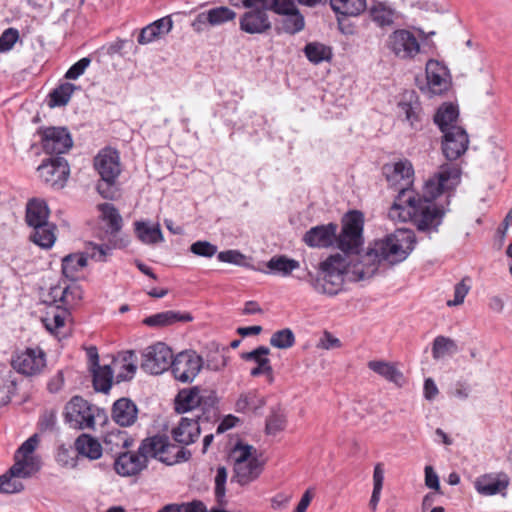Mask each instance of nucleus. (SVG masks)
<instances>
[{
  "mask_svg": "<svg viewBox=\"0 0 512 512\" xmlns=\"http://www.w3.org/2000/svg\"><path fill=\"white\" fill-rule=\"evenodd\" d=\"M203 367V359L195 351L186 350L172 356L170 370L174 378L182 383H190Z\"/></svg>",
  "mask_w": 512,
  "mask_h": 512,
  "instance_id": "nucleus-9",
  "label": "nucleus"
},
{
  "mask_svg": "<svg viewBox=\"0 0 512 512\" xmlns=\"http://www.w3.org/2000/svg\"><path fill=\"white\" fill-rule=\"evenodd\" d=\"M460 175L457 164H442L439 171L425 182L422 196L414 193L403 203L393 202L388 217L398 222L410 220L419 231H437L446 211L434 200L443 192L453 190L460 182Z\"/></svg>",
  "mask_w": 512,
  "mask_h": 512,
  "instance_id": "nucleus-1",
  "label": "nucleus"
},
{
  "mask_svg": "<svg viewBox=\"0 0 512 512\" xmlns=\"http://www.w3.org/2000/svg\"><path fill=\"white\" fill-rule=\"evenodd\" d=\"M112 248L108 245L102 244H93L90 243V248H88V253L90 257L96 261L104 262L108 255L111 254Z\"/></svg>",
  "mask_w": 512,
  "mask_h": 512,
  "instance_id": "nucleus-64",
  "label": "nucleus"
},
{
  "mask_svg": "<svg viewBox=\"0 0 512 512\" xmlns=\"http://www.w3.org/2000/svg\"><path fill=\"white\" fill-rule=\"evenodd\" d=\"M76 89L77 87L69 82L60 84L49 94V106H65L70 101L71 96Z\"/></svg>",
  "mask_w": 512,
  "mask_h": 512,
  "instance_id": "nucleus-47",
  "label": "nucleus"
},
{
  "mask_svg": "<svg viewBox=\"0 0 512 512\" xmlns=\"http://www.w3.org/2000/svg\"><path fill=\"white\" fill-rule=\"evenodd\" d=\"M227 365V359L225 355L218 350L209 352L206 355L205 363L203 362V367H206L212 371H219L223 369Z\"/></svg>",
  "mask_w": 512,
  "mask_h": 512,
  "instance_id": "nucleus-58",
  "label": "nucleus"
},
{
  "mask_svg": "<svg viewBox=\"0 0 512 512\" xmlns=\"http://www.w3.org/2000/svg\"><path fill=\"white\" fill-rule=\"evenodd\" d=\"M98 207L101 211L103 220L107 223L110 233L115 234L119 232L122 228V217L114 205L110 203H103Z\"/></svg>",
  "mask_w": 512,
  "mask_h": 512,
  "instance_id": "nucleus-45",
  "label": "nucleus"
},
{
  "mask_svg": "<svg viewBox=\"0 0 512 512\" xmlns=\"http://www.w3.org/2000/svg\"><path fill=\"white\" fill-rule=\"evenodd\" d=\"M82 289L78 286L75 281L67 285L61 292L60 301L66 306L71 308L76 305L82 299Z\"/></svg>",
  "mask_w": 512,
  "mask_h": 512,
  "instance_id": "nucleus-53",
  "label": "nucleus"
},
{
  "mask_svg": "<svg viewBox=\"0 0 512 512\" xmlns=\"http://www.w3.org/2000/svg\"><path fill=\"white\" fill-rule=\"evenodd\" d=\"M40 179L51 187L62 188L69 176L68 162L63 157H51L38 167Z\"/></svg>",
  "mask_w": 512,
  "mask_h": 512,
  "instance_id": "nucleus-14",
  "label": "nucleus"
},
{
  "mask_svg": "<svg viewBox=\"0 0 512 512\" xmlns=\"http://www.w3.org/2000/svg\"><path fill=\"white\" fill-rule=\"evenodd\" d=\"M388 49L401 60H412L421 51L419 40L407 29L393 31L387 40Z\"/></svg>",
  "mask_w": 512,
  "mask_h": 512,
  "instance_id": "nucleus-10",
  "label": "nucleus"
},
{
  "mask_svg": "<svg viewBox=\"0 0 512 512\" xmlns=\"http://www.w3.org/2000/svg\"><path fill=\"white\" fill-rule=\"evenodd\" d=\"M415 243V235L411 230L398 229L382 239L375 240L358 264L364 269L375 265L377 271L378 264L382 261L392 265L400 263L408 257Z\"/></svg>",
  "mask_w": 512,
  "mask_h": 512,
  "instance_id": "nucleus-3",
  "label": "nucleus"
},
{
  "mask_svg": "<svg viewBox=\"0 0 512 512\" xmlns=\"http://www.w3.org/2000/svg\"><path fill=\"white\" fill-rule=\"evenodd\" d=\"M122 371L116 376L117 382L128 381L133 378L137 366L135 364V352L130 350L126 351L123 355Z\"/></svg>",
  "mask_w": 512,
  "mask_h": 512,
  "instance_id": "nucleus-52",
  "label": "nucleus"
},
{
  "mask_svg": "<svg viewBox=\"0 0 512 512\" xmlns=\"http://www.w3.org/2000/svg\"><path fill=\"white\" fill-rule=\"evenodd\" d=\"M342 343L339 338L335 337L329 331H324L322 336L319 338L316 348L322 350H332L341 348Z\"/></svg>",
  "mask_w": 512,
  "mask_h": 512,
  "instance_id": "nucleus-62",
  "label": "nucleus"
},
{
  "mask_svg": "<svg viewBox=\"0 0 512 512\" xmlns=\"http://www.w3.org/2000/svg\"><path fill=\"white\" fill-rule=\"evenodd\" d=\"M337 224L329 223L310 228L303 236L304 243L313 248H327L336 239Z\"/></svg>",
  "mask_w": 512,
  "mask_h": 512,
  "instance_id": "nucleus-20",
  "label": "nucleus"
},
{
  "mask_svg": "<svg viewBox=\"0 0 512 512\" xmlns=\"http://www.w3.org/2000/svg\"><path fill=\"white\" fill-rule=\"evenodd\" d=\"M29 239L42 249H50L56 241V226L51 222L32 228Z\"/></svg>",
  "mask_w": 512,
  "mask_h": 512,
  "instance_id": "nucleus-33",
  "label": "nucleus"
},
{
  "mask_svg": "<svg viewBox=\"0 0 512 512\" xmlns=\"http://www.w3.org/2000/svg\"><path fill=\"white\" fill-rule=\"evenodd\" d=\"M264 405V397L261 396L257 390H250L239 396L235 403V409L237 412L245 413L249 411H256Z\"/></svg>",
  "mask_w": 512,
  "mask_h": 512,
  "instance_id": "nucleus-39",
  "label": "nucleus"
},
{
  "mask_svg": "<svg viewBox=\"0 0 512 512\" xmlns=\"http://www.w3.org/2000/svg\"><path fill=\"white\" fill-rule=\"evenodd\" d=\"M260 5L268 11L284 16L297 9L295 0H261Z\"/></svg>",
  "mask_w": 512,
  "mask_h": 512,
  "instance_id": "nucleus-50",
  "label": "nucleus"
},
{
  "mask_svg": "<svg viewBox=\"0 0 512 512\" xmlns=\"http://www.w3.org/2000/svg\"><path fill=\"white\" fill-rule=\"evenodd\" d=\"M32 464H22L16 461L11 468L0 476L1 493H17L23 490L24 486L20 478H28L33 475Z\"/></svg>",
  "mask_w": 512,
  "mask_h": 512,
  "instance_id": "nucleus-18",
  "label": "nucleus"
},
{
  "mask_svg": "<svg viewBox=\"0 0 512 512\" xmlns=\"http://www.w3.org/2000/svg\"><path fill=\"white\" fill-rule=\"evenodd\" d=\"M75 448L78 454L97 460L102 456V446L100 442L88 434L80 435L75 441Z\"/></svg>",
  "mask_w": 512,
  "mask_h": 512,
  "instance_id": "nucleus-35",
  "label": "nucleus"
},
{
  "mask_svg": "<svg viewBox=\"0 0 512 512\" xmlns=\"http://www.w3.org/2000/svg\"><path fill=\"white\" fill-rule=\"evenodd\" d=\"M67 315V311H55L53 313H48L47 316L43 319V322L45 324V327L50 332H55L59 328L63 327L65 324V318Z\"/></svg>",
  "mask_w": 512,
  "mask_h": 512,
  "instance_id": "nucleus-57",
  "label": "nucleus"
},
{
  "mask_svg": "<svg viewBox=\"0 0 512 512\" xmlns=\"http://www.w3.org/2000/svg\"><path fill=\"white\" fill-rule=\"evenodd\" d=\"M202 397L199 387L182 389L175 398V410L182 414L194 410L201 405Z\"/></svg>",
  "mask_w": 512,
  "mask_h": 512,
  "instance_id": "nucleus-30",
  "label": "nucleus"
},
{
  "mask_svg": "<svg viewBox=\"0 0 512 512\" xmlns=\"http://www.w3.org/2000/svg\"><path fill=\"white\" fill-rule=\"evenodd\" d=\"M190 251L197 256L211 258L217 253V246L208 241H196L190 246Z\"/></svg>",
  "mask_w": 512,
  "mask_h": 512,
  "instance_id": "nucleus-60",
  "label": "nucleus"
},
{
  "mask_svg": "<svg viewBox=\"0 0 512 512\" xmlns=\"http://www.w3.org/2000/svg\"><path fill=\"white\" fill-rule=\"evenodd\" d=\"M87 265V258L83 254H69L62 260V273L65 278L75 281L78 273Z\"/></svg>",
  "mask_w": 512,
  "mask_h": 512,
  "instance_id": "nucleus-38",
  "label": "nucleus"
},
{
  "mask_svg": "<svg viewBox=\"0 0 512 512\" xmlns=\"http://www.w3.org/2000/svg\"><path fill=\"white\" fill-rule=\"evenodd\" d=\"M138 409L129 398H120L112 406L111 417L122 427H128L137 420Z\"/></svg>",
  "mask_w": 512,
  "mask_h": 512,
  "instance_id": "nucleus-22",
  "label": "nucleus"
},
{
  "mask_svg": "<svg viewBox=\"0 0 512 512\" xmlns=\"http://www.w3.org/2000/svg\"><path fill=\"white\" fill-rule=\"evenodd\" d=\"M509 485L506 475L502 479L495 478L492 475H483L476 479L474 486L476 491L484 496H492L501 493Z\"/></svg>",
  "mask_w": 512,
  "mask_h": 512,
  "instance_id": "nucleus-31",
  "label": "nucleus"
},
{
  "mask_svg": "<svg viewBox=\"0 0 512 512\" xmlns=\"http://www.w3.org/2000/svg\"><path fill=\"white\" fill-rule=\"evenodd\" d=\"M434 123L443 132L452 131L454 128H463L459 124V109L453 103H443L434 115Z\"/></svg>",
  "mask_w": 512,
  "mask_h": 512,
  "instance_id": "nucleus-25",
  "label": "nucleus"
},
{
  "mask_svg": "<svg viewBox=\"0 0 512 512\" xmlns=\"http://www.w3.org/2000/svg\"><path fill=\"white\" fill-rule=\"evenodd\" d=\"M376 273L375 265L364 269L358 263H349L339 254L328 257L320 264V272L317 276L309 273L306 281L313 289L321 294L334 296L342 290L344 278L353 281H361L371 278Z\"/></svg>",
  "mask_w": 512,
  "mask_h": 512,
  "instance_id": "nucleus-2",
  "label": "nucleus"
},
{
  "mask_svg": "<svg viewBox=\"0 0 512 512\" xmlns=\"http://www.w3.org/2000/svg\"><path fill=\"white\" fill-rule=\"evenodd\" d=\"M171 449H175V446L169 442L168 437L156 435L148 437L141 442L139 453L146 458L147 463L149 458H156L168 465L179 462L181 459L186 460L188 458L186 454L190 456V453L184 449H179L175 456H169Z\"/></svg>",
  "mask_w": 512,
  "mask_h": 512,
  "instance_id": "nucleus-8",
  "label": "nucleus"
},
{
  "mask_svg": "<svg viewBox=\"0 0 512 512\" xmlns=\"http://www.w3.org/2000/svg\"><path fill=\"white\" fill-rule=\"evenodd\" d=\"M295 344V335L290 328L274 332L270 338V345L278 349H288Z\"/></svg>",
  "mask_w": 512,
  "mask_h": 512,
  "instance_id": "nucleus-51",
  "label": "nucleus"
},
{
  "mask_svg": "<svg viewBox=\"0 0 512 512\" xmlns=\"http://www.w3.org/2000/svg\"><path fill=\"white\" fill-rule=\"evenodd\" d=\"M199 415L182 417L178 425L172 429L173 439L182 445L194 443L200 436Z\"/></svg>",
  "mask_w": 512,
  "mask_h": 512,
  "instance_id": "nucleus-21",
  "label": "nucleus"
},
{
  "mask_svg": "<svg viewBox=\"0 0 512 512\" xmlns=\"http://www.w3.org/2000/svg\"><path fill=\"white\" fill-rule=\"evenodd\" d=\"M146 458L137 451H123L115 458L114 470L122 477L136 476L147 468Z\"/></svg>",
  "mask_w": 512,
  "mask_h": 512,
  "instance_id": "nucleus-17",
  "label": "nucleus"
},
{
  "mask_svg": "<svg viewBox=\"0 0 512 512\" xmlns=\"http://www.w3.org/2000/svg\"><path fill=\"white\" fill-rule=\"evenodd\" d=\"M19 31L16 28H7L0 36V53L10 51L19 40Z\"/></svg>",
  "mask_w": 512,
  "mask_h": 512,
  "instance_id": "nucleus-59",
  "label": "nucleus"
},
{
  "mask_svg": "<svg viewBox=\"0 0 512 512\" xmlns=\"http://www.w3.org/2000/svg\"><path fill=\"white\" fill-rule=\"evenodd\" d=\"M363 214L360 211H350L343 219V227L337 238L338 248L347 254H358L363 244Z\"/></svg>",
  "mask_w": 512,
  "mask_h": 512,
  "instance_id": "nucleus-6",
  "label": "nucleus"
},
{
  "mask_svg": "<svg viewBox=\"0 0 512 512\" xmlns=\"http://www.w3.org/2000/svg\"><path fill=\"white\" fill-rule=\"evenodd\" d=\"M173 27V21L170 16L163 17L141 29L138 36V43L145 45L168 34Z\"/></svg>",
  "mask_w": 512,
  "mask_h": 512,
  "instance_id": "nucleus-26",
  "label": "nucleus"
},
{
  "mask_svg": "<svg viewBox=\"0 0 512 512\" xmlns=\"http://www.w3.org/2000/svg\"><path fill=\"white\" fill-rule=\"evenodd\" d=\"M383 174L389 186L398 191L394 202L403 203L404 199L415 193L411 189L414 180V169L410 161L405 159L385 164Z\"/></svg>",
  "mask_w": 512,
  "mask_h": 512,
  "instance_id": "nucleus-5",
  "label": "nucleus"
},
{
  "mask_svg": "<svg viewBox=\"0 0 512 512\" xmlns=\"http://www.w3.org/2000/svg\"><path fill=\"white\" fill-rule=\"evenodd\" d=\"M94 168L100 176L97 191L103 198L113 199L115 185L122 170L118 151L110 147L100 150L94 158Z\"/></svg>",
  "mask_w": 512,
  "mask_h": 512,
  "instance_id": "nucleus-4",
  "label": "nucleus"
},
{
  "mask_svg": "<svg viewBox=\"0 0 512 512\" xmlns=\"http://www.w3.org/2000/svg\"><path fill=\"white\" fill-rule=\"evenodd\" d=\"M332 10L343 16H357L366 8V0H330Z\"/></svg>",
  "mask_w": 512,
  "mask_h": 512,
  "instance_id": "nucleus-41",
  "label": "nucleus"
},
{
  "mask_svg": "<svg viewBox=\"0 0 512 512\" xmlns=\"http://www.w3.org/2000/svg\"><path fill=\"white\" fill-rule=\"evenodd\" d=\"M268 10L263 6L250 7L239 19L240 30L248 34H264L272 28Z\"/></svg>",
  "mask_w": 512,
  "mask_h": 512,
  "instance_id": "nucleus-15",
  "label": "nucleus"
},
{
  "mask_svg": "<svg viewBox=\"0 0 512 512\" xmlns=\"http://www.w3.org/2000/svg\"><path fill=\"white\" fill-rule=\"evenodd\" d=\"M270 350L266 346H259L250 352H244L241 354V358L246 361H254L257 366L250 371V375L253 377L260 376L262 374H270L271 363L267 355Z\"/></svg>",
  "mask_w": 512,
  "mask_h": 512,
  "instance_id": "nucleus-28",
  "label": "nucleus"
},
{
  "mask_svg": "<svg viewBox=\"0 0 512 512\" xmlns=\"http://www.w3.org/2000/svg\"><path fill=\"white\" fill-rule=\"evenodd\" d=\"M304 53L313 64L329 61L332 58L331 48L319 42L308 43L304 48Z\"/></svg>",
  "mask_w": 512,
  "mask_h": 512,
  "instance_id": "nucleus-44",
  "label": "nucleus"
},
{
  "mask_svg": "<svg viewBox=\"0 0 512 512\" xmlns=\"http://www.w3.org/2000/svg\"><path fill=\"white\" fill-rule=\"evenodd\" d=\"M11 365L18 373L25 376L38 375L46 366V355L39 347L27 348L13 356Z\"/></svg>",
  "mask_w": 512,
  "mask_h": 512,
  "instance_id": "nucleus-13",
  "label": "nucleus"
},
{
  "mask_svg": "<svg viewBox=\"0 0 512 512\" xmlns=\"http://www.w3.org/2000/svg\"><path fill=\"white\" fill-rule=\"evenodd\" d=\"M217 258L221 262L242 265L245 261V255L238 250H226L219 252Z\"/></svg>",
  "mask_w": 512,
  "mask_h": 512,
  "instance_id": "nucleus-63",
  "label": "nucleus"
},
{
  "mask_svg": "<svg viewBox=\"0 0 512 512\" xmlns=\"http://www.w3.org/2000/svg\"><path fill=\"white\" fill-rule=\"evenodd\" d=\"M230 460L235 464H242L250 459H257V451L252 445L238 443L230 452Z\"/></svg>",
  "mask_w": 512,
  "mask_h": 512,
  "instance_id": "nucleus-48",
  "label": "nucleus"
},
{
  "mask_svg": "<svg viewBox=\"0 0 512 512\" xmlns=\"http://www.w3.org/2000/svg\"><path fill=\"white\" fill-rule=\"evenodd\" d=\"M299 267V262L286 256H274L267 262V268L274 274L288 276Z\"/></svg>",
  "mask_w": 512,
  "mask_h": 512,
  "instance_id": "nucleus-46",
  "label": "nucleus"
},
{
  "mask_svg": "<svg viewBox=\"0 0 512 512\" xmlns=\"http://www.w3.org/2000/svg\"><path fill=\"white\" fill-rule=\"evenodd\" d=\"M134 226L135 234L142 243L154 245L164 241L159 224L150 226L147 222L136 221Z\"/></svg>",
  "mask_w": 512,
  "mask_h": 512,
  "instance_id": "nucleus-36",
  "label": "nucleus"
},
{
  "mask_svg": "<svg viewBox=\"0 0 512 512\" xmlns=\"http://www.w3.org/2000/svg\"><path fill=\"white\" fill-rule=\"evenodd\" d=\"M101 411L80 396H74L65 406V421L71 428L94 429L95 419Z\"/></svg>",
  "mask_w": 512,
  "mask_h": 512,
  "instance_id": "nucleus-7",
  "label": "nucleus"
},
{
  "mask_svg": "<svg viewBox=\"0 0 512 512\" xmlns=\"http://www.w3.org/2000/svg\"><path fill=\"white\" fill-rule=\"evenodd\" d=\"M38 444V436L37 434L32 435L28 438L22 445L18 448L15 453L14 459L15 462L19 461L22 464H32L33 474L39 470V465L35 458L33 457V452L35 451Z\"/></svg>",
  "mask_w": 512,
  "mask_h": 512,
  "instance_id": "nucleus-37",
  "label": "nucleus"
},
{
  "mask_svg": "<svg viewBox=\"0 0 512 512\" xmlns=\"http://www.w3.org/2000/svg\"><path fill=\"white\" fill-rule=\"evenodd\" d=\"M193 316L189 312L181 311H163L143 319L142 323L148 327L163 328L173 325L177 322H191Z\"/></svg>",
  "mask_w": 512,
  "mask_h": 512,
  "instance_id": "nucleus-24",
  "label": "nucleus"
},
{
  "mask_svg": "<svg viewBox=\"0 0 512 512\" xmlns=\"http://www.w3.org/2000/svg\"><path fill=\"white\" fill-rule=\"evenodd\" d=\"M93 375V386L96 391L107 393L112 386L113 370L109 365L90 369Z\"/></svg>",
  "mask_w": 512,
  "mask_h": 512,
  "instance_id": "nucleus-42",
  "label": "nucleus"
},
{
  "mask_svg": "<svg viewBox=\"0 0 512 512\" xmlns=\"http://www.w3.org/2000/svg\"><path fill=\"white\" fill-rule=\"evenodd\" d=\"M207 11L211 20L212 27L233 21L237 16L235 11L226 6H218Z\"/></svg>",
  "mask_w": 512,
  "mask_h": 512,
  "instance_id": "nucleus-49",
  "label": "nucleus"
},
{
  "mask_svg": "<svg viewBox=\"0 0 512 512\" xmlns=\"http://www.w3.org/2000/svg\"><path fill=\"white\" fill-rule=\"evenodd\" d=\"M459 350L457 343L446 336L439 335L433 340L432 357L439 360L446 355H453Z\"/></svg>",
  "mask_w": 512,
  "mask_h": 512,
  "instance_id": "nucleus-43",
  "label": "nucleus"
},
{
  "mask_svg": "<svg viewBox=\"0 0 512 512\" xmlns=\"http://www.w3.org/2000/svg\"><path fill=\"white\" fill-rule=\"evenodd\" d=\"M173 353L163 342L148 346L142 353L141 368L150 374L159 375L170 368Z\"/></svg>",
  "mask_w": 512,
  "mask_h": 512,
  "instance_id": "nucleus-12",
  "label": "nucleus"
},
{
  "mask_svg": "<svg viewBox=\"0 0 512 512\" xmlns=\"http://www.w3.org/2000/svg\"><path fill=\"white\" fill-rule=\"evenodd\" d=\"M368 12L372 21L381 28L394 23L395 11L381 2L374 3Z\"/></svg>",
  "mask_w": 512,
  "mask_h": 512,
  "instance_id": "nucleus-40",
  "label": "nucleus"
},
{
  "mask_svg": "<svg viewBox=\"0 0 512 512\" xmlns=\"http://www.w3.org/2000/svg\"><path fill=\"white\" fill-rule=\"evenodd\" d=\"M426 79L428 89L433 95H441L449 89L448 70L437 60L430 59L426 63Z\"/></svg>",
  "mask_w": 512,
  "mask_h": 512,
  "instance_id": "nucleus-19",
  "label": "nucleus"
},
{
  "mask_svg": "<svg viewBox=\"0 0 512 512\" xmlns=\"http://www.w3.org/2000/svg\"><path fill=\"white\" fill-rule=\"evenodd\" d=\"M285 16L286 17L282 22V29L284 32L295 34L304 28V17L301 15L298 9Z\"/></svg>",
  "mask_w": 512,
  "mask_h": 512,
  "instance_id": "nucleus-54",
  "label": "nucleus"
},
{
  "mask_svg": "<svg viewBox=\"0 0 512 512\" xmlns=\"http://www.w3.org/2000/svg\"><path fill=\"white\" fill-rule=\"evenodd\" d=\"M91 59L88 57L81 58L73 64L65 73V78L68 80H76L84 74L85 70L89 67Z\"/></svg>",
  "mask_w": 512,
  "mask_h": 512,
  "instance_id": "nucleus-61",
  "label": "nucleus"
},
{
  "mask_svg": "<svg viewBox=\"0 0 512 512\" xmlns=\"http://www.w3.org/2000/svg\"><path fill=\"white\" fill-rule=\"evenodd\" d=\"M38 134L44 152L55 157L67 153L73 146L72 136L65 127L40 128Z\"/></svg>",
  "mask_w": 512,
  "mask_h": 512,
  "instance_id": "nucleus-11",
  "label": "nucleus"
},
{
  "mask_svg": "<svg viewBox=\"0 0 512 512\" xmlns=\"http://www.w3.org/2000/svg\"><path fill=\"white\" fill-rule=\"evenodd\" d=\"M367 366L370 370L397 386H402L404 383L403 373L391 362L372 360L368 362Z\"/></svg>",
  "mask_w": 512,
  "mask_h": 512,
  "instance_id": "nucleus-32",
  "label": "nucleus"
},
{
  "mask_svg": "<svg viewBox=\"0 0 512 512\" xmlns=\"http://www.w3.org/2000/svg\"><path fill=\"white\" fill-rule=\"evenodd\" d=\"M104 445L106 450L115 453L117 456L122 453V449L129 448L133 445V439L126 431L119 429L111 430L104 436Z\"/></svg>",
  "mask_w": 512,
  "mask_h": 512,
  "instance_id": "nucleus-34",
  "label": "nucleus"
},
{
  "mask_svg": "<svg viewBox=\"0 0 512 512\" xmlns=\"http://www.w3.org/2000/svg\"><path fill=\"white\" fill-rule=\"evenodd\" d=\"M400 114L413 129H418L421 120V104L414 91L406 92L398 103Z\"/></svg>",
  "mask_w": 512,
  "mask_h": 512,
  "instance_id": "nucleus-23",
  "label": "nucleus"
},
{
  "mask_svg": "<svg viewBox=\"0 0 512 512\" xmlns=\"http://www.w3.org/2000/svg\"><path fill=\"white\" fill-rule=\"evenodd\" d=\"M227 476V469L224 466H219L215 476V497L220 505L224 504Z\"/></svg>",
  "mask_w": 512,
  "mask_h": 512,
  "instance_id": "nucleus-55",
  "label": "nucleus"
},
{
  "mask_svg": "<svg viewBox=\"0 0 512 512\" xmlns=\"http://www.w3.org/2000/svg\"><path fill=\"white\" fill-rule=\"evenodd\" d=\"M286 418L280 411L273 410L266 419V431L269 434H276L285 428Z\"/></svg>",
  "mask_w": 512,
  "mask_h": 512,
  "instance_id": "nucleus-56",
  "label": "nucleus"
},
{
  "mask_svg": "<svg viewBox=\"0 0 512 512\" xmlns=\"http://www.w3.org/2000/svg\"><path fill=\"white\" fill-rule=\"evenodd\" d=\"M49 218V208L44 200L31 199L26 205L25 220L29 227L34 228L38 224H44Z\"/></svg>",
  "mask_w": 512,
  "mask_h": 512,
  "instance_id": "nucleus-29",
  "label": "nucleus"
},
{
  "mask_svg": "<svg viewBox=\"0 0 512 512\" xmlns=\"http://www.w3.org/2000/svg\"><path fill=\"white\" fill-rule=\"evenodd\" d=\"M264 463L257 459H250L242 464L233 466L234 475L232 480L244 486L255 481L263 471Z\"/></svg>",
  "mask_w": 512,
  "mask_h": 512,
  "instance_id": "nucleus-27",
  "label": "nucleus"
},
{
  "mask_svg": "<svg viewBox=\"0 0 512 512\" xmlns=\"http://www.w3.org/2000/svg\"><path fill=\"white\" fill-rule=\"evenodd\" d=\"M469 136L464 128L442 133V153L449 161L460 158L468 149Z\"/></svg>",
  "mask_w": 512,
  "mask_h": 512,
  "instance_id": "nucleus-16",
  "label": "nucleus"
}]
</instances>
